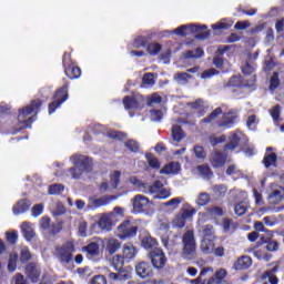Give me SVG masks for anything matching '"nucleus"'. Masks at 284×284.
Masks as SVG:
<instances>
[{
	"instance_id": "nucleus-1",
	"label": "nucleus",
	"mask_w": 284,
	"mask_h": 284,
	"mask_svg": "<svg viewBox=\"0 0 284 284\" xmlns=\"http://www.w3.org/2000/svg\"><path fill=\"white\" fill-rule=\"evenodd\" d=\"M129 182L131 185H133V187H135V190H138V192L150 194L153 196V199L165 201V199H170L172 196V191H170V189L163 187V183H161V181H155L152 185H148L135 176H132L130 178Z\"/></svg>"
},
{
	"instance_id": "nucleus-2",
	"label": "nucleus",
	"mask_w": 284,
	"mask_h": 284,
	"mask_svg": "<svg viewBox=\"0 0 284 284\" xmlns=\"http://www.w3.org/2000/svg\"><path fill=\"white\" fill-rule=\"evenodd\" d=\"M165 34L170 37V34H176L178 37H187V34H196V39L203 40L210 37V31H207L206 26L199 24H183L172 32L165 31Z\"/></svg>"
},
{
	"instance_id": "nucleus-3",
	"label": "nucleus",
	"mask_w": 284,
	"mask_h": 284,
	"mask_svg": "<svg viewBox=\"0 0 284 284\" xmlns=\"http://www.w3.org/2000/svg\"><path fill=\"white\" fill-rule=\"evenodd\" d=\"M41 108V100H33L30 105L20 109L18 114V122L20 123V129L30 128L34 123V115L39 112Z\"/></svg>"
},
{
	"instance_id": "nucleus-4",
	"label": "nucleus",
	"mask_w": 284,
	"mask_h": 284,
	"mask_svg": "<svg viewBox=\"0 0 284 284\" xmlns=\"http://www.w3.org/2000/svg\"><path fill=\"white\" fill-rule=\"evenodd\" d=\"M140 225L141 220H125L118 226V239H121L122 241H125V239H134V236H136V232L139 231Z\"/></svg>"
},
{
	"instance_id": "nucleus-5",
	"label": "nucleus",
	"mask_w": 284,
	"mask_h": 284,
	"mask_svg": "<svg viewBox=\"0 0 284 284\" xmlns=\"http://www.w3.org/2000/svg\"><path fill=\"white\" fill-rule=\"evenodd\" d=\"M134 214H145L152 216L154 214V204L145 195L138 194L131 200Z\"/></svg>"
},
{
	"instance_id": "nucleus-6",
	"label": "nucleus",
	"mask_w": 284,
	"mask_h": 284,
	"mask_svg": "<svg viewBox=\"0 0 284 284\" xmlns=\"http://www.w3.org/2000/svg\"><path fill=\"white\" fill-rule=\"evenodd\" d=\"M182 256L186 261H191L196 256V237H194V231L189 230L182 236Z\"/></svg>"
},
{
	"instance_id": "nucleus-7",
	"label": "nucleus",
	"mask_w": 284,
	"mask_h": 284,
	"mask_svg": "<svg viewBox=\"0 0 284 284\" xmlns=\"http://www.w3.org/2000/svg\"><path fill=\"white\" fill-rule=\"evenodd\" d=\"M55 258L61 265H70L74 261V243L65 242L55 247Z\"/></svg>"
},
{
	"instance_id": "nucleus-8",
	"label": "nucleus",
	"mask_w": 284,
	"mask_h": 284,
	"mask_svg": "<svg viewBox=\"0 0 284 284\" xmlns=\"http://www.w3.org/2000/svg\"><path fill=\"white\" fill-rule=\"evenodd\" d=\"M65 101H68V84H64L55 92L52 103L49 104V114H54L57 108H61Z\"/></svg>"
},
{
	"instance_id": "nucleus-9",
	"label": "nucleus",
	"mask_w": 284,
	"mask_h": 284,
	"mask_svg": "<svg viewBox=\"0 0 284 284\" xmlns=\"http://www.w3.org/2000/svg\"><path fill=\"white\" fill-rule=\"evenodd\" d=\"M98 219V226L100 230H103L104 232H111L112 227L116 225V222L114 220V213H101L97 215ZM97 223L92 224V227H94Z\"/></svg>"
},
{
	"instance_id": "nucleus-10",
	"label": "nucleus",
	"mask_w": 284,
	"mask_h": 284,
	"mask_svg": "<svg viewBox=\"0 0 284 284\" xmlns=\"http://www.w3.org/2000/svg\"><path fill=\"white\" fill-rule=\"evenodd\" d=\"M70 161L75 168H80V170L85 171V174H90V172H92L93 162L88 155L75 154L70 158Z\"/></svg>"
},
{
	"instance_id": "nucleus-11",
	"label": "nucleus",
	"mask_w": 284,
	"mask_h": 284,
	"mask_svg": "<svg viewBox=\"0 0 284 284\" xmlns=\"http://www.w3.org/2000/svg\"><path fill=\"white\" fill-rule=\"evenodd\" d=\"M150 258L153 267H156V270H162V267H165V263H168V257H165V253L161 248L151 251Z\"/></svg>"
},
{
	"instance_id": "nucleus-12",
	"label": "nucleus",
	"mask_w": 284,
	"mask_h": 284,
	"mask_svg": "<svg viewBox=\"0 0 284 284\" xmlns=\"http://www.w3.org/2000/svg\"><path fill=\"white\" fill-rule=\"evenodd\" d=\"M267 267L268 268L262 275V281L267 278L270 284H278V277L276 276L278 270H281L278 262H273L268 264Z\"/></svg>"
},
{
	"instance_id": "nucleus-13",
	"label": "nucleus",
	"mask_w": 284,
	"mask_h": 284,
	"mask_svg": "<svg viewBox=\"0 0 284 284\" xmlns=\"http://www.w3.org/2000/svg\"><path fill=\"white\" fill-rule=\"evenodd\" d=\"M125 110H139L143 105L142 97H125L123 100Z\"/></svg>"
},
{
	"instance_id": "nucleus-14",
	"label": "nucleus",
	"mask_w": 284,
	"mask_h": 284,
	"mask_svg": "<svg viewBox=\"0 0 284 284\" xmlns=\"http://www.w3.org/2000/svg\"><path fill=\"white\" fill-rule=\"evenodd\" d=\"M236 112H227L223 114L222 121L217 123V126L221 128L222 130H230L232 125H234L236 121Z\"/></svg>"
},
{
	"instance_id": "nucleus-15",
	"label": "nucleus",
	"mask_w": 284,
	"mask_h": 284,
	"mask_svg": "<svg viewBox=\"0 0 284 284\" xmlns=\"http://www.w3.org/2000/svg\"><path fill=\"white\" fill-rule=\"evenodd\" d=\"M26 274L32 283H39V276H41V267L36 263H30L26 267Z\"/></svg>"
},
{
	"instance_id": "nucleus-16",
	"label": "nucleus",
	"mask_w": 284,
	"mask_h": 284,
	"mask_svg": "<svg viewBox=\"0 0 284 284\" xmlns=\"http://www.w3.org/2000/svg\"><path fill=\"white\" fill-rule=\"evenodd\" d=\"M135 272L140 278H148L152 276V266L148 262H140L135 265Z\"/></svg>"
},
{
	"instance_id": "nucleus-17",
	"label": "nucleus",
	"mask_w": 284,
	"mask_h": 284,
	"mask_svg": "<svg viewBox=\"0 0 284 284\" xmlns=\"http://www.w3.org/2000/svg\"><path fill=\"white\" fill-rule=\"evenodd\" d=\"M267 199L270 205H278V203H281L284 200V187L278 186L274 189Z\"/></svg>"
},
{
	"instance_id": "nucleus-18",
	"label": "nucleus",
	"mask_w": 284,
	"mask_h": 284,
	"mask_svg": "<svg viewBox=\"0 0 284 284\" xmlns=\"http://www.w3.org/2000/svg\"><path fill=\"white\" fill-rule=\"evenodd\" d=\"M122 256L126 263L136 258V246L132 243L124 244L122 248Z\"/></svg>"
},
{
	"instance_id": "nucleus-19",
	"label": "nucleus",
	"mask_w": 284,
	"mask_h": 284,
	"mask_svg": "<svg viewBox=\"0 0 284 284\" xmlns=\"http://www.w3.org/2000/svg\"><path fill=\"white\" fill-rule=\"evenodd\" d=\"M89 201L91 203V205L89 206V210L91 207H104V205H110V203H112V201H114V196L104 195L100 199L90 197Z\"/></svg>"
},
{
	"instance_id": "nucleus-20",
	"label": "nucleus",
	"mask_w": 284,
	"mask_h": 284,
	"mask_svg": "<svg viewBox=\"0 0 284 284\" xmlns=\"http://www.w3.org/2000/svg\"><path fill=\"white\" fill-rule=\"evenodd\" d=\"M225 161H227V155L217 151L212 153L210 159L211 165L213 168H223V165H225Z\"/></svg>"
},
{
	"instance_id": "nucleus-21",
	"label": "nucleus",
	"mask_w": 284,
	"mask_h": 284,
	"mask_svg": "<svg viewBox=\"0 0 284 284\" xmlns=\"http://www.w3.org/2000/svg\"><path fill=\"white\" fill-rule=\"evenodd\" d=\"M248 267H252V257L247 255L239 257L233 264V268L236 271L248 270Z\"/></svg>"
},
{
	"instance_id": "nucleus-22",
	"label": "nucleus",
	"mask_w": 284,
	"mask_h": 284,
	"mask_svg": "<svg viewBox=\"0 0 284 284\" xmlns=\"http://www.w3.org/2000/svg\"><path fill=\"white\" fill-rule=\"evenodd\" d=\"M109 278L115 283H125V281H130V278H132V274L128 273V271L120 270L118 273L110 272Z\"/></svg>"
},
{
	"instance_id": "nucleus-23",
	"label": "nucleus",
	"mask_w": 284,
	"mask_h": 284,
	"mask_svg": "<svg viewBox=\"0 0 284 284\" xmlns=\"http://www.w3.org/2000/svg\"><path fill=\"white\" fill-rule=\"evenodd\" d=\"M241 136H243V133H241V132L233 133L230 136V141L225 145L224 151L225 152H234V150H236V148H239V142L241 141Z\"/></svg>"
},
{
	"instance_id": "nucleus-24",
	"label": "nucleus",
	"mask_w": 284,
	"mask_h": 284,
	"mask_svg": "<svg viewBox=\"0 0 284 284\" xmlns=\"http://www.w3.org/2000/svg\"><path fill=\"white\" fill-rule=\"evenodd\" d=\"M30 201L28 200H20L12 209V212L16 216H19V214H23L24 212H28L30 210Z\"/></svg>"
},
{
	"instance_id": "nucleus-25",
	"label": "nucleus",
	"mask_w": 284,
	"mask_h": 284,
	"mask_svg": "<svg viewBox=\"0 0 284 284\" xmlns=\"http://www.w3.org/2000/svg\"><path fill=\"white\" fill-rule=\"evenodd\" d=\"M21 232L27 241H32L34 239V227L29 222H23L21 224Z\"/></svg>"
},
{
	"instance_id": "nucleus-26",
	"label": "nucleus",
	"mask_w": 284,
	"mask_h": 284,
	"mask_svg": "<svg viewBox=\"0 0 284 284\" xmlns=\"http://www.w3.org/2000/svg\"><path fill=\"white\" fill-rule=\"evenodd\" d=\"M172 139L174 145H179V143H181V141L185 139V132H183V129H181V126L174 125L172 128Z\"/></svg>"
},
{
	"instance_id": "nucleus-27",
	"label": "nucleus",
	"mask_w": 284,
	"mask_h": 284,
	"mask_svg": "<svg viewBox=\"0 0 284 284\" xmlns=\"http://www.w3.org/2000/svg\"><path fill=\"white\" fill-rule=\"evenodd\" d=\"M178 172H181V164L179 162H171L160 171V174H176Z\"/></svg>"
},
{
	"instance_id": "nucleus-28",
	"label": "nucleus",
	"mask_w": 284,
	"mask_h": 284,
	"mask_svg": "<svg viewBox=\"0 0 284 284\" xmlns=\"http://www.w3.org/2000/svg\"><path fill=\"white\" fill-rule=\"evenodd\" d=\"M200 247H201L203 254H213L214 240L213 239H202Z\"/></svg>"
},
{
	"instance_id": "nucleus-29",
	"label": "nucleus",
	"mask_w": 284,
	"mask_h": 284,
	"mask_svg": "<svg viewBox=\"0 0 284 284\" xmlns=\"http://www.w3.org/2000/svg\"><path fill=\"white\" fill-rule=\"evenodd\" d=\"M270 152H272V148L266 149V153L263 160L265 168H272V165H276V153Z\"/></svg>"
},
{
	"instance_id": "nucleus-30",
	"label": "nucleus",
	"mask_w": 284,
	"mask_h": 284,
	"mask_svg": "<svg viewBox=\"0 0 284 284\" xmlns=\"http://www.w3.org/2000/svg\"><path fill=\"white\" fill-rule=\"evenodd\" d=\"M83 251L87 252V256L92 258V256H99L101 250L99 248V244L95 242L90 243L89 245L83 247Z\"/></svg>"
},
{
	"instance_id": "nucleus-31",
	"label": "nucleus",
	"mask_w": 284,
	"mask_h": 284,
	"mask_svg": "<svg viewBox=\"0 0 284 284\" xmlns=\"http://www.w3.org/2000/svg\"><path fill=\"white\" fill-rule=\"evenodd\" d=\"M106 250L109 254H115V252L121 250V242H119L116 239H109L106 242Z\"/></svg>"
},
{
	"instance_id": "nucleus-32",
	"label": "nucleus",
	"mask_w": 284,
	"mask_h": 284,
	"mask_svg": "<svg viewBox=\"0 0 284 284\" xmlns=\"http://www.w3.org/2000/svg\"><path fill=\"white\" fill-rule=\"evenodd\" d=\"M196 172H199L202 179H212L214 175V173H212V169H210V165L207 164L196 166Z\"/></svg>"
},
{
	"instance_id": "nucleus-33",
	"label": "nucleus",
	"mask_w": 284,
	"mask_h": 284,
	"mask_svg": "<svg viewBox=\"0 0 284 284\" xmlns=\"http://www.w3.org/2000/svg\"><path fill=\"white\" fill-rule=\"evenodd\" d=\"M64 72L69 79H79L81 77V69L79 67H65Z\"/></svg>"
},
{
	"instance_id": "nucleus-34",
	"label": "nucleus",
	"mask_w": 284,
	"mask_h": 284,
	"mask_svg": "<svg viewBox=\"0 0 284 284\" xmlns=\"http://www.w3.org/2000/svg\"><path fill=\"white\" fill-rule=\"evenodd\" d=\"M125 258L123 257V255H115L112 258V267H114V270L116 272H121V270H123V265H125Z\"/></svg>"
},
{
	"instance_id": "nucleus-35",
	"label": "nucleus",
	"mask_w": 284,
	"mask_h": 284,
	"mask_svg": "<svg viewBox=\"0 0 284 284\" xmlns=\"http://www.w3.org/2000/svg\"><path fill=\"white\" fill-rule=\"evenodd\" d=\"M200 236H202V239H216V236L214 235V226L205 225L204 227H202L200 230Z\"/></svg>"
},
{
	"instance_id": "nucleus-36",
	"label": "nucleus",
	"mask_w": 284,
	"mask_h": 284,
	"mask_svg": "<svg viewBox=\"0 0 284 284\" xmlns=\"http://www.w3.org/2000/svg\"><path fill=\"white\" fill-rule=\"evenodd\" d=\"M210 201H212L210 193H200L195 200V203L200 207H205V205H207V203H210Z\"/></svg>"
},
{
	"instance_id": "nucleus-37",
	"label": "nucleus",
	"mask_w": 284,
	"mask_h": 284,
	"mask_svg": "<svg viewBox=\"0 0 284 284\" xmlns=\"http://www.w3.org/2000/svg\"><path fill=\"white\" fill-rule=\"evenodd\" d=\"M221 114H223V109L216 108L207 118L203 119L201 123H214Z\"/></svg>"
},
{
	"instance_id": "nucleus-38",
	"label": "nucleus",
	"mask_w": 284,
	"mask_h": 284,
	"mask_svg": "<svg viewBox=\"0 0 284 284\" xmlns=\"http://www.w3.org/2000/svg\"><path fill=\"white\" fill-rule=\"evenodd\" d=\"M141 245L144 250H152V247H156L158 242L152 236L146 235L142 239Z\"/></svg>"
},
{
	"instance_id": "nucleus-39",
	"label": "nucleus",
	"mask_w": 284,
	"mask_h": 284,
	"mask_svg": "<svg viewBox=\"0 0 284 284\" xmlns=\"http://www.w3.org/2000/svg\"><path fill=\"white\" fill-rule=\"evenodd\" d=\"M69 174L71 179L77 181L85 174V171H83V169H80L79 166L73 165L71 169H69Z\"/></svg>"
},
{
	"instance_id": "nucleus-40",
	"label": "nucleus",
	"mask_w": 284,
	"mask_h": 284,
	"mask_svg": "<svg viewBox=\"0 0 284 284\" xmlns=\"http://www.w3.org/2000/svg\"><path fill=\"white\" fill-rule=\"evenodd\" d=\"M120 179H121V172L119 171H114L110 174V184L112 190H116V187H119Z\"/></svg>"
},
{
	"instance_id": "nucleus-41",
	"label": "nucleus",
	"mask_w": 284,
	"mask_h": 284,
	"mask_svg": "<svg viewBox=\"0 0 284 284\" xmlns=\"http://www.w3.org/2000/svg\"><path fill=\"white\" fill-rule=\"evenodd\" d=\"M17 261H19V255L11 253L8 262V272H14L17 270Z\"/></svg>"
},
{
	"instance_id": "nucleus-42",
	"label": "nucleus",
	"mask_w": 284,
	"mask_h": 284,
	"mask_svg": "<svg viewBox=\"0 0 284 284\" xmlns=\"http://www.w3.org/2000/svg\"><path fill=\"white\" fill-rule=\"evenodd\" d=\"M207 272H214V268H212V267H204L201 271L200 276L196 277L195 280H191L190 283L191 284H205V282H203V276H205V274H207Z\"/></svg>"
},
{
	"instance_id": "nucleus-43",
	"label": "nucleus",
	"mask_w": 284,
	"mask_h": 284,
	"mask_svg": "<svg viewBox=\"0 0 284 284\" xmlns=\"http://www.w3.org/2000/svg\"><path fill=\"white\" fill-rule=\"evenodd\" d=\"M248 207H250V205H247V202H240L235 205L234 212L237 216H243V214H245V212H247Z\"/></svg>"
},
{
	"instance_id": "nucleus-44",
	"label": "nucleus",
	"mask_w": 284,
	"mask_h": 284,
	"mask_svg": "<svg viewBox=\"0 0 284 284\" xmlns=\"http://www.w3.org/2000/svg\"><path fill=\"white\" fill-rule=\"evenodd\" d=\"M180 214L184 217L185 221H187V219H192V216L196 214V209L192 207L190 204H186V209L182 210Z\"/></svg>"
},
{
	"instance_id": "nucleus-45",
	"label": "nucleus",
	"mask_w": 284,
	"mask_h": 284,
	"mask_svg": "<svg viewBox=\"0 0 284 284\" xmlns=\"http://www.w3.org/2000/svg\"><path fill=\"white\" fill-rule=\"evenodd\" d=\"M183 197H174L171 199L170 201L164 203L165 207H171L173 210H179V205H181V203H183Z\"/></svg>"
},
{
	"instance_id": "nucleus-46",
	"label": "nucleus",
	"mask_w": 284,
	"mask_h": 284,
	"mask_svg": "<svg viewBox=\"0 0 284 284\" xmlns=\"http://www.w3.org/2000/svg\"><path fill=\"white\" fill-rule=\"evenodd\" d=\"M189 105H191L193 110H199V116H203V114H205V104H203V100H197Z\"/></svg>"
},
{
	"instance_id": "nucleus-47",
	"label": "nucleus",
	"mask_w": 284,
	"mask_h": 284,
	"mask_svg": "<svg viewBox=\"0 0 284 284\" xmlns=\"http://www.w3.org/2000/svg\"><path fill=\"white\" fill-rule=\"evenodd\" d=\"M146 51L149 52V54H151V57H156V54H159V52H161V44H159L156 42H152V43L148 44Z\"/></svg>"
},
{
	"instance_id": "nucleus-48",
	"label": "nucleus",
	"mask_w": 284,
	"mask_h": 284,
	"mask_svg": "<svg viewBox=\"0 0 284 284\" xmlns=\"http://www.w3.org/2000/svg\"><path fill=\"white\" fill-rule=\"evenodd\" d=\"M174 79L180 85H185V83L190 81L191 75L189 73L182 72V73H176Z\"/></svg>"
},
{
	"instance_id": "nucleus-49",
	"label": "nucleus",
	"mask_w": 284,
	"mask_h": 284,
	"mask_svg": "<svg viewBox=\"0 0 284 284\" xmlns=\"http://www.w3.org/2000/svg\"><path fill=\"white\" fill-rule=\"evenodd\" d=\"M32 258V255L30 254V250L28 246H22L20 251V261L21 263H28Z\"/></svg>"
},
{
	"instance_id": "nucleus-50",
	"label": "nucleus",
	"mask_w": 284,
	"mask_h": 284,
	"mask_svg": "<svg viewBox=\"0 0 284 284\" xmlns=\"http://www.w3.org/2000/svg\"><path fill=\"white\" fill-rule=\"evenodd\" d=\"M256 125H258V118L254 114L248 115L246 119V126L248 130H256Z\"/></svg>"
},
{
	"instance_id": "nucleus-51",
	"label": "nucleus",
	"mask_w": 284,
	"mask_h": 284,
	"mask_svg": "<svg viewBox=\"0 0 284 284\" xmlns=\"http://www.w3.org/2000/svg\"><path fill=\"white\" fill-rule=\"evenodd\" d=\"M146 160L150 168H153L154 170H159V168H161V163L159 162V159L154 158V155L146 154Z\"/></svg>"
},
{
	"instance_id": "nucleus-52",
	"label": "nucleus",
	"mask_w": 284,
	"mask_h": 284,
	"mask_svg": "<svg viewBox=\"0 0 284 284\" xmlns=\"http://www.w3.org/2000/svg\"><path fill=\"white\" fill-rule=\"evenodd\" d=\"M206 212L207 214H210V216H213L214 219H216V216H223V209L219 206H211L206 209Z\"/></svg>"
},
{
	"instance_id": "nucleus-53",
	"label": "nucleus",
	"mask_w": 284,
	"mask_h": 284,
	"mask_svg": "<svg viewBox=\"0 0 284 284\" xmlns=\"http://www.w3.org/2000/svg\"><path fill=\"white\" fill-rule=\"evenodd\" d=\"M280 84L281 81L278 80V72H274L270 81V90L274 92Z\"/></svg>"
},
{
	"instance_id": "nucleus-54",
	"label": "nucleus",
	"mask_w": 284,
	"mask_h": 284,
	"mask_svg": "<svg viewBox=\"0 0 284 284\" xmlns=\"http://www.w3.org/2000/svg\"><path fill=\"white\" fill-rule=\"evenodd\" d=\"M204 52L202 49H196L194 51H186L185 57L186 59H201L203 57Z\"/></svg>"
},
{
	"instance_id": "nucleus-55",
	"label": "nucleus",
	"mask_w": 284,
	"mask_h": 284,
	"mask_svg": "<svg viewBox=\"0 0 284 284\" xmlns=\"http://www.w3.org/2000/svg\"><path fill=\"white\" fill-rule=\"evenodd\" d=\"M213 192L215 196H225V194L227 193V186L223 184L215 185L213 186Z\"/></svg>"
},
{
	"instance_id": "nucleus-56",
	"label": "nucleus",
	"mask_w": 284,
	"mask_h": 284,
	"mask_svg": "<svg viewBox=\"0 0 284 284\" xmlns=\"http://www.w3.org/2000/svg\"><path fill=\"white\" fill-rule=\"evenodd\" d=\"M185 219L182 216L181 213L175 215L173 219V227H185Z\"/></svg>"
},
{
	"instance_id": "nucleus-57",
	"label": "nucleus",
	"mask_w": 284,
	"mask_h": 284,
	"mask_svg": "<svg viewBox=\"0 0 284 284\" xmlns=\"http://www.w3.org/2000/svg\"><path fill=\"white\" fill-rule=\"evenodd\" d=\"M63 190H65V187L62 184H53L49 186V194L58 195V194H61Z\"/></svg>"
},
{
	"instance_id": "nucleus-58",
	"label": "nucleus",
	"mask_w": 284,
	"mask_h": 284,
	"mask_svg": "<svg viewBox=\"0 0 284 284\" xmlns=\"http://www.w3.org/2000/svg\"><path fill=\"white\" fill-rule=\"evenodd\" d=\"M263 223H264V225H267L268 227H274V225H276V223H278V219H276V215L265 216L263 219Z\"/></svg>"
},
{
	"instance_id": "nucleus-59",
	"label": "nucleus",
	"mask_w": 284,
	"mask_h": 284,
	"mask_svg": "<svg viewBox=\"0 0 284 284\" xmlns=\"http://www.w3.org/2000/svg\"><path fill=\"white\" fill-rule=\"evenodd\" d=\"M79 235L82 239H85L88 236V222L81 220L79 223Z\"/></svg>"
},
{
	"instance_id": "nucleus-60",
	"label": "nucleus",
	"mask_w": 284,
	"mask_h": 284,
	"mask_svg": "<svg viewBox=\"0 0 284 284\" xmlns=\"http://www.w3.org/2000/svg\"><path fill=\"white\" fill-rule=\"evenodd\" d=\"M108 136L109 139H116L118 141H123V139H126L128 135L118 131H110L108 133Z\"/></svg>"
},
{
	"instance_id": "nucleus-61",
	"label": "nucleus",
	"mask_w": 284,
	"mask_h": 284,
	"mask_svg": "<svg viewBox=\"0 0 284 284\" xmlns=\"http://www.w3.org/2000/svg\"><path fill=\"white\" fill-rule=\"evenodd\" d=\"M145 43H148V38L138 37L133 42V48H145Z\"/></svg>"
},
{
	"instance_id": "nucleus-62",
	"label": "nucleus",
	"mask_w": 284,
	"mask_h": 284,
	"mask_svg": "<svg viewBox=\"0 0 284 284\" xmlns=\"http://www.w3.org/2000/svg\"><path fill=\"white\" fill-rule=\"evenodd\" d=\"M254 256L258 258V261H270V258H272V256L267 255V253L263 252L262 250L255 251Z\"/></svg>"
},
{
	"instance_id": "nucleus-63",
	"label": "nucleus",
	"mask_w": 284,
	"mask_h": 284,
	"mask_svg": "<svg viewBox=\"0 0 284 284\" xmlns=\"http://www.w3.org/2000/svg\"><path fill=\"white\" fill-rule=\"evenodd\" d=\"M142 81H143V84H144V85H153V84H154V74H152V73H145V74L143 75Z\"/></svg>"
},
{
	"instance_id": "nucleus-64",
	"label": "nucleus",
	"mask_w": 284,
	"mask_h": 284,
	"mask_svg": "<svg viewBox=\"0 0 284 284\" xmlns=\"http://www.w3.org/2000/svg\"><path fill=\"white\" fill-rule=\"evenodd\" d=\"M91 284H108V280L103 275H95L92 277Z\"/></svg>"
}]
</instances>
